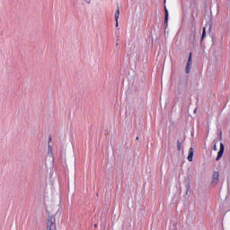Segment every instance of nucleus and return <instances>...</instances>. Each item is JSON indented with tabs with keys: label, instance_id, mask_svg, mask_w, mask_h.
<instances>
[{
	"label": "nucleus",
	"instance_id": "7ed1b4c3",
	"mask_svg": "<svg viewBox=\"0 0 230 230\" xmlns=\"http://www.w3.org/2000/svg\"><path fill=\"white\" fill-rule=\"evenodd\" d=\"M191 64H192V61H191V52H190L189 56V59L187 61L186 69H185V72L187 73V75L190 74V71H191Z\"/></svg>",
	"mask_w": 230,
	"mask_h": 230
},
{
	"label": "nucleus",
	"instance_id": "dca6fc26",
	"mask_svg": "<svg viewBox=\"0 0 230 230\" xmlns=\"http://www.w3.org/2000/svg\"><path fill=\"white\" fill-rule=\"evenodd\" d=\"M94 227H98V224H95V225H94Z\"/></svg>",
	"mask_w": 230,
	"mask_h": 230
},
{
	"label": "nucleus",
	"instance_id": "f03ea898",
	"mask_svg": "<svg viewBox=\"0 0 230 230\" xmlns=\"http://www.w3.org/2000/svg\"><path fill=\"white\" fill-rule=\"evenodd\" d=\"M224 150H226V146H224V143L220 144V149L217 153V156L216 158V161H220L222 159V155H224Z\"/></svg>",
	"mask_w": 230,
	"mask_h": 230
},
{
	"label": "nucleus",
	"instance_id": "0eeeda50",
	"mask_svg": "<svg viewBox=\"0 0 230 230\" xmlns=\"http://www.w3.org/2000/svg\"><path fill=\"white\" fill-rule=\"evenodd\" d=\"M118 19H119V8H118L115 13V22H118Z\"/></svg>",
	"mask_w": 230,
	"mask_h": 230
},
{
	"label": "nucleus",
	"instance_id": "4468645a",
	"mask_svg": "<svg viewBox=\"0 0 230 230\" xmlns=\"http://www.w3.org/2000/svg\"><path fill=\"white\" fill-rule=\"evenodd\" d=\"M118 26H119V23H118V20H117V22H116V27L118 28Z\"/></svg>",
	"mask_w": 230,
	"mask_h": 230
},
{
	"label": "nucleus",
	"instance_id": "423d86ee",
	"mask_svg": "<svg viewBox=\"0 0 230 230\" xmlns=\"http://www.w3.org/2000/svg\"><path fill=\"white\" fill-rule=\"evenodd\" d=\"M165 16H164V27L168 28V9L164 7Z\"/></svg>",
	"mask_w": 230,
	"mask_h": 230
},
{
	"label": "nucleus",
	"instance_id": "f257e3e1",
	"mask_svg": "<svg viewBox=\"0 0 230 230\" xmlns=\"http://www.w3.org/2000/svg\"><path fill=\"white\" fill-rule=\"evenodd\" d=\"M60 211V205H50L47 208V212L49 213V217L47 220V230H57V223L55 217L58 215Z\"/></svg>",
	"mask_w": 230,
	"mask_h": 230
},
{
	"label": "nucleus",
	"instance_id": "1a4fd4ad",
	"mask_svg": "<svg viewBox=\"0 0 230 230\" xmlns=\"http://www.w3.org/2000/svg\"><path fill=\"white\" fill-rule=\"evenodd\" d=\"M205 38H206V27H203L201 40H204Z\"/></svg>",
	"mask_w": 230,
	"mask_h": 230
},
{
	"label": "nucleus",
	"instance_id": "f3484780",
	"mask_svg": "<svg viewBox=\"0 0 230 230\" xmlns=\"http://www.w3.org/2000/svg\"><path fill=\"white\" fill-rule=\"evenodd\" d=\"M219 140L222 141V137H220Z\"/></svg>",
	"mask_w": 230,
	"mask_h": 230
},
{
	"label": "nucleus",
	"instance_id": "a211bd4d",
	"mask_svg": "<svg viewBox=\"0 0 230 230\" xmlns=\"http://www.w3.org/2000/svg\"><path fill=\"white\" fill-rule=\"evenodd\" d=\"M194 112H197V110H195Z\"/></svg>",
	"mask_w": 230,
	"mask_h": 230
},
{
	"label": "nucleus",
	"instance_id": "f8f14e48",
	"mask_svg": "<svg viewBox=\"0 0 230 230\" xmlns=\"http://www.w3.org/2000/svg\"><path fill=\"white\" fill-rule=\"evenodd\" d=\"M213 150H214L215 152H217V150H218V148L217 147V144L214 145Z\"/></svg>",
	"mask_w": 230,
	"mask_h": 230
},
{
	"label": "nucleus",
	"instance_id": "9d476101",
	"mask_svg": "<svg viewBox=\"0 0 230 230\" xmlns=\"http://www.w3.org/2000/svg\"><path fill=\"white\" fill-rule=\"evenodd\" d=\"M182 143H181V140L177 141V150L178 152H181V146Z\"/></svg>",
	"mask_w": 230,
	"mask_h": 230
},
{
	"label": "nucleus",
	"instance_id": "9b49d317",
	"mask_svg": "<svg viewBox=\"0 0 230 230\" xmlns=\"http://www.w3.org/2000/svg\"><path fill=\"white\" fill-rule=\"evenodd\" d=\"M49 155H53V147L49 145Z\"/></svg>",
	"mask_w": 230,
	"mask_h": 230
},
{
	"label": "nucleus",
	"instance_id": "2eb2a0df",
	"mask_svg": "<svg viewBox=\"0 0 230 230\" xmlns=\"http://www.w3.org/2000/svg\"><path fill=\"white\" fill-rule=\"evenodd\" d=\"M136 140H137V141H139V137H136Z\"/></svg>",
	"mask_w": 230,
	"mask_h": 230
},
{
	"label": "nucleus",
	"instance_id": "ddd939ff",
	"mask_svg": "<svg viewBox=\"0 0 230 230\" xmlns=\"http://www.w3.org/2000/svg\"><path fill=\"white\" fill-rule=\"evenodd\" d=\"M225 215H226L227 217H230V210L229 211H227V212H226V214Z\"/></svg>",
	"mask_w": 230,
	"mask_h": 230
},
{
	"label": "nucleus",
	"instance_id": "20e7f679",
	"mask_svg": "<svg viewBox=\"0 0 230 230\" xmlns=\"http://www.w3.org/2000/svg\"><path fill=\"white\" fill-rule=\"evenodd\" d=\"M218 179H220V174L218 173V172H215L213 173V181H212L213 186H216V184H218Z\"/></svg>",
	"mask_w": 230,
	"mask_h": 230
},
{
	"label": "nucleus",
	"instance_id": "6ab92c4d",
	"mask_svg": "<svg viewBox=\"0 0 230 230\" xmlns=\"http://www.w3.org/2000/svg\"><path fill=\"white\" fill-rule=\"evenodd\" d=\"M49 141H51V138H49Z\"/></svg>",
	"mask_w": 230,
	"mask_h": 230
},
{
	"label": "nucleus",
	"instance_id": "39448f33",
	"mask_svg": "<svg viewBox=\"0 0 230 230\" xmlns=\"http://www.w3.org/2000/svg\"><path fill=\"white\" fill-rule=\"evenodd\" d=\"M193 154H195V149H193V147H190L189 150V155H188V161H190V163H191V161H193Z\"/></svg>",
	"mask_w": 230,
	"mask_h": 230
},
{
	"label": "nucleus",
	"instance_id": "6e6552de",
	"mask_svg": "<svg viewBox=\"0 0 230 230\" xmlns=\"http://www.w3.org/2000/svg\"><path fill=\"white\" fill-rule=\"evenodd\" d=\"M185 188H186V195H188V192H189L190 190V181H188V182L186 183Z\"/></svg>",
	"mask_w": 230,
	"mask_h": 230
}]
</instances>
